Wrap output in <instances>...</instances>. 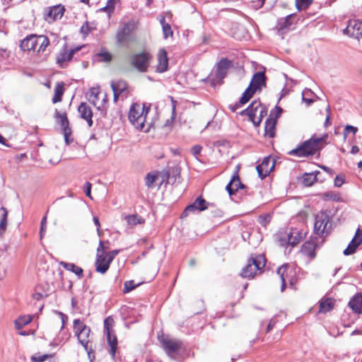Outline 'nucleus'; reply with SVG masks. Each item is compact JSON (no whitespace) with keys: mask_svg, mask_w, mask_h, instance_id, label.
<instances>
[{"mask_svg":"<svg viewBox=\"0 0 362 362\" xmlns=\"http://www.w3.org/2000/svg\"><path fill=\"white\" fill-rule=\"evenodd\" d=\"M349 306L357 314H362V293L354 295L349 302Z\"/></svg>","mask_w":362,"mask_h":362,"instance_id":"nucleus-25","label":"nucleus"},{"mask_svg":"<svg viewBox=\"0 0 362 362\" xmlns=\"http://www.w3.org/2000/svg\"><path fill=\"white\" fill-rule=\"evenodd\" d=\"M288 234L292 246L297 245L302 239V233L296 228H291Z\"/></svg>","mask_w":362,"mask_h":362,"instance_id":"nucleus-35","label":"nucleus"},{"mask_svg":"<svg viewBox=\"0 0 362 362\" xmlns=\"http://www.w3.org/2000/svg\"><path fill=\"white\" fill-rule=\"evenodd\" d=\"M114 319L112 317L109 316L104 320V332L105 334L111 332L110 327L114 324Z\"/></svg>","mask_w":362,"mask_h":362,"instance_id":"nucleus-46","label":"nucleus"},{"mask_svg":"<svg viewBox=\"0 0 362 362\" xmlns=\"http://www.w3.org/2000/svg\"><path fill=\"white\" fill-rule=\"evenodd\" d=\"M361 242L362 230L360 228H358L356 230L354 237L351 240L347 247L344 250V255L347 256L354 254Z\"/></svg>","mask_w":362,"mask_h":362,"instance_id":"nucleus-18","label":"nucleus"},{"mask_svg":"<svg viewBox=\"0 0 362 362\" xmlns=\"http://www.w3.org/2000/svg\"><path fill=\"white\" fill-rule=\"evenodd\" d=\"M135 25L134 22L129 21L120 26L117 30L116 40L117 43L123 44L128 42L130 39L131 34L134 30Z\"/></svg>","mask_w":362,"mask_h":362,"instance_id":"nucleus-10","label":"nucleus"},{"mask_svg":"<svg viewBox=\"0 0 362 362\" xmlns=\"http://www.w3.org/2000/svg\"><path fill=\"white\" fill-rule=\"evenodd\" d=\"M65 12V7L62 4L52 6L49 8V11L46 15V19L52 21L59 20L62 18Z\"/></svg>","mask_w":362,"mask_h":362,"instance_id":"nucleus-23","label":"nucleus"},{"mask_svg":"<svg viewBox=\"0 0 362 362\" xmlns=\"http://www.w3.org/2000/svg\"><path fill=\"white\" fill-rule=\"evenodd\" d=\"M271 219L272 217L269 214H263L258 217L257 221L261 226L266 227L270 223Z\"/></svg>","mask_w":362,"mask_h":362,"instance_id":"nucleus-45","label":"nucleus"},{"mask_svg":"<svg viewBox=\"0 0 362 362\" xmlns=\"http://www.w3.org/2000/svg\"><path fill=\"white\" fill-rule=\"evenodd\" d=\"M242 105L243 104L240 103V101H239V102L235 103L234 105H229V109L232 112H235L238 109H239L240 107V106Z\"/></svg>","mask_w":362,"mask_h":362,"instance_id":"nucleus-63","label":"nucleus"},{"mask_svg":"<svg viewBox=\"0 0 362 362\" xmlns=\"http://www.w3.org/2000/svg\"><path fill=\"white\" fill-rule=\"evenodd\" d=\"M54 118L57 121V122L61 125L62 128V131L65 130L66 132L69 131V122L66 112H60L58 110H55L54 112Z\"/></svg>","mask_w":362,"mask_h":362,"instance_id":"nucleus-27","label":"nucleus"},{"mask_svg":"<svg viewBox=\"0 0 362 362\" xmlns=\"http://www.w3.org/2000/svg\"><path fill=\"white\" fill-rule=\"evenodd\" d=\"M160 23L162 25V30L163 34V37L167 39L168 37H173V32L172 30L171 26L169 23L165 22V18L164 16H162L160 19Z\"/></svg>","mask_w":362,"mask_h":362,"instance_id":"nucleus-37","label":"nucleus"},{"mask_svg":"<svg viewBox=\"0 0 362 362\" xmlns=\"http://www.w3.org/2000/svg\"><path fill=\"white\" fill-rule=\"evenodd\" d=\"M358 129L356 127L351 125H346L343 132L344 139L346 138V136L349 133H352L354 135H355Z\"/></svg>","mask_w":362,"mask_h":362,"instance_id":"nucleus-52","label":"nucleus"},{"mask_svg":"<svg viewBox=\"0 0 362 362\" xmlns=\"http://www.w3.org/2000/svg\"><path fill=\"white\" fill-rule=\"evenodd\" d=\"M111 262L104 254H97L95 259V270L100 274H105L109 269Z\"/></svg>","mask_w":362,"mask_h":362,"instance_id":"nucleus-22","label":"nucleus"},{"mask_svg":"<svg viewBox=\"0 0 362 362\" xmlns=\"http://www.w3.org/2000/svg\"><path fill=\"white\" fill-rule=\"evenodd\" d=\"M158 174L159 173L158 171H154L146 174L145 177V184L148 188H153V184L156 182V180L158 178Z\"/></svg>","mask_w":362,"mask_h":362,"instance_id":"nucleus-38","label":"nucleus"},{"mask_svg":"<svg viewBox=\"0 0 362 362\" xmlns=\"http://www.w3.org/2000/svg\"><path fill=\"white\" fill-rule=\"evenodd\" d=\"M63 134L64 136V140H65L66 144L67 145H69L71 143V141L69 140V136L71 134V129L69 128V132H68V131L66 132L65 130H63Z\"/></svg>","mask_w":362,"mask_h":362,"instance_id":"nucleus-61","label":"nucleus"},{"mask_svg":"<svg viewBox=\"0 0 362 362\" xmlns=\"http://www.w3.org/2000/svg\"><path fill=\"white\" fill-rule=\"evenodd\" d=\"M99 92L95 88H91L90 90L89 101L93 103V105H96L95 100L98 99Z\"/></svg>","mask_w":362,"mask_h":362,"instance_id":"nucleus-51","label":"nucleus"},{"mask_svg":"<svg viewBox=\"0 0 362 362\" xmlns=\"http://www.w3.org/2000/svg\"><path fill=\"white\" fill-rule=\"evenodd\" d=\"M343 33L359 40L362 37V21L358 19L349 20L346 27L343 30Z\"/></svg>","mask_w":362,"mask_h":362,"instance_id":"nucleus-9","label":"nucleus"},{"mask_svg":"<svg viewBox=\"0 0 362 362\" xmlns=\"http://www.w3.org/2000/svg\"><path fill=\"white\" fill-rule=\"evenodd\" d=\"M49 45V40L45 35L31 34L25 37L20 47L23 51L44 52Z\"/></svg>","mask_w":362,"mask_h":362,"instance_id":"nucleus-3","label":"nucleus"},{"mask_svg":"<svg viewBox=\"0 0 362 362\" xmlns=\"http://www.w3.org/2000/svg\"><path fill=\"white\" fill-rule=\"evenodd\" d=\"M52 356V354L35 355L31 356V361L32 362H44Z\"/></svg>","mask_w":362,"mask_h":362,"instance_id":"nucleus-47","label":"nucleus"},{"mask_svg":"<svg viewBox=\"0 0 362 362\" xmlns=\"http://www.w3.org/2000/svg\"><path fill=\"white\" fill-rule=\"evenodd\" d=\"M276 124V122L275 118L268 117L265 122L264 135H267L269 138L274 137Z\"/></svg>","mask_w":362,"mask_h":362,"instance_id":"nucleus-28","label":"nucleus"},{"mask_svg":"<svg viewBox=\"0 0 362 362\" xmlns=\"http://www.w3.org/2000/svg\"><path fill=\"white\" fill-rule=\"evenodd\" d=\"M250 84L258 91H261L263 88H265L267 86V77L264 71L256 72L253 75Z\"/></svg>","mask_w":362,"mask_h":362,"instance_id":"nucleus-20","label":"nucleus"},{"mask_svg":"<svg viewBox=\"0 0 362 362\" xmlns=\"http://www.w3.org/2000/svg\"><path fill=\"white\" fill-rule=\"evenodd\" d=\"M141 107L139 104L134 103L129 112V122L136 128L142 130L144 127L146 115L141 113Z\"/></svg>","mask_w":362,"mask_h":362,"instance_id":"nucleus-8","label":"nucleus"},{"mask_svg":"<svg viewBox=\"0 0 362 362\" xmlns=\"http://www.w3.org/2000/svg\"><path fill=\"white\" fill-rule=\"evenodd\" d=\"M202 150V146L201 145H194L192 147L191 151L192 155L197 158V156L200 155L201 151Z\"/></svg>","mask_w":362,"mask_h":362,"instance_id":"nucleus-55","label":"nucleus"},{"mask_svg":"<svg viewBox=\"0 0 362 362\" xmlns=\"http://www.w3.org/2000/svg\"><path fill=\"white\" fill-rule=\"evenodd\" d=\"M332 230L330 211H320L315 216L313 233L320 238L328 236Z\"/></svg>","mask_w":362,"mask_h":362,"instance_id":"nucleus-2","label":"nucleus"},{"mask_svg":"<svg viewBox=\"0 0 362 362\" xmlns=\"http://www.w3.org/2000/svg\"><path fill=\"white\" fill-rule=\"evenodd\" d=\"M313 0H296V6L298 11L308 8L312 4Z\"/></svg>","mask_w":362,"mask_h":362,"instance_id":"nucleus-42","label":"nucleus"},{"mask_svg":"<svg viewBox=\"0 0 362 362\" xmlns=\"http://www.w3.org/2000/svg\"><path fill=\"white\" fill-rule=\"evenodd\" d=\"M322 199L325 200H333L337 202L341 199V195L338 192L329 191L322 194Z\"/></svg>","mask_w":362,"mask_h":362,"instance_id":"nucleus-41","label":"nucleus"},{"mask_svg":"<svg viewBox=\"0 0 362 362\" xmlns=\"http://www.w3.org/2000/svg\"><path fill=\"white\" fill-rule=\"evenodd\" d=\"M91 187L92 185L89 182H86L83 185V191L86 194V195L89 197L90 199H92L91 197Z\"/></svg>","mask_w":362,"mask_h":362,"instance_id":"nucleus-54","label":"nucleus"},{"mask_svg":"<svg viewBox=\"0 0 362 362\" xmlns=\"http://www.w3.org/2000/svg\"><path fill=\"white\" fill-rule=\"evenodd\" d=\"M278 243L282 247L291 245L290 238L288 233L282 234L278 238Z\"/></svg>","mask_w":362,"mask_h":362,"instance_id":"nucleus-44","label":"nucleus"},{"mask_svg":"<svg viewBox=\"0 0 362 362\" xmlns=\"http://www.w3.org/2000/svg\"><path fill=\"white\" fill-rule=\"evenodd\" d=\"M344 182V178L337 175L334 179V186L339 187Z\"/></svg>","mask_w":362,"mask_h":362,"instance_id":"nucleus-60","label":"nucleus"},{"mask_svg":"<svg viewBox=\"0 0 362 362\" xmlns=\"http://www.w3.org/2000/svg\"><path fill=\"white\" fill-rule=\"evenodd\" d=\"M252 96H250L247 92L244 91V93L242 95V97L240 99V103L245 104L250 100Z\"/></svg>","mask_w":362,"mask_h":362,"instance_id":"nucleus-59","label":"nucleus"},{"mask_svg":"<svg viewBox=\"0 0 362 362\" xmlns=\"http://www.w3.org/2000/svg\"><path fill=\"white\" fill-rule=\"evenodd\" d=\"M267 114V107L263 105L260 101L254 100L245 110L240 112V115H247L255 127H257L262 122L264 117Z\"/></svg>","mask_w":362,"mask_h":362,"instance_id":"nucleus-5","label":"nucleus"},{"mask_svg":"<svg viewBox=\"0 0 362 362\" xmlns=\"http://www.w3.org/2000/svg\"><path fill=\"white\" fill-rule=\"evenodd\" d=\"M151 55L148 52H142L134 54L131 57V65L139 72H146L150 64Z\"/></svg>","mask_w":362,"mask_h":362,"instance_id":"nucleus-7","label":"nucleus"},{"mask_svg":"<svg viewBox=\"0 0 362 362\" xmlns=\"http://www.w3.org/2000/svg\"><path fill=\"white\" fill-rule=\"evenodd\" d=\"M247 187L240 182V177L238 175V170H237L234 175L232 176L229 183L226 185V189L228 194L231 197L235 194L238 189H245Z\"/></svg>","mask_w":362,"mask_h":362,"instance_id":"nucleus-16","label":"nucleus"},{"mask_svg":"<svg viewBox=\"0 0 362 362\" xmlns=\"http://www.w3.org/2000/svg\"><path fill=\"white\" fill-rule=\"evenodd\" d=\"M295 18V14H290L285 18H279L276 25L278 33L284 34L285 32L290 30L291 27L294 24Z\"/></svg>","mask_w":362,"mask_h":362,"instance_id":"nucleus-17","label":"nucleus"},{"mask_svg":"<svg viewBox=\"0 0 362 362\" xmlns=\"http://www.w3.org/2000/svg\"><path fill=\"white\" fill-rule=\"evenodd\" d=\"M317 180V175L314 174H305L303 182L305 186H311Z\"/></svg>","mask_w":362,"mask_h":362,"instance_id":"nucleus-43","label":"nucleus"},{"mask_svg":"<svg viewBox=\"0 0 362 362\" xmlns=\"http://www.w3.org/2000/svg\"><path fill=\"white\" fill-rule=\"evenodd\" d=\"M124 218L127 221L128 225L131 226H134L137 224L144 223L145 221L142 217L136 214L126 216Z\"/></svg>","mask_w":362,"mask_h":362,"instance_id":"nucleus-39","label":"nucleus"},{"mask_svg":"<svg viewBox=\"0 0 362 362\" xmlns=\"http://www.w3.org/2000/svg\"><path fill=\"white\" fill-rule=\"evenodd\" d=\"M275 162L270 156L265 157L262 162L256 167L259 177L261 179L265 178L274 169Z\"/></svg>","mask_w":362,"mask_h":362,"instance_id":"nucleus-14","label":"nucleus"},{"mask_svg":"<svg viewBox=\"0 0 362 362\" xmlns=\"http://www.w3.org/2000/svg\"><path fill=\"white\" fill-rule=\"evenodd\" d=\"M78 112L80 114V117L87 122L89 127L93 125V112L90 107L86 103H81L78 107Z\"/></svg>","mask_w":362,"mask_h":362,"instance_id":"nucleus-21","label":"nucleus"},{"mask_svg":"<svg viewBox=\"0 0 362 362\" xmlns=\"http://www.w3.org/2000/svg\"><path fill=\"white\" fill-rule=\"evenodd\" d=\"M277 274L279 276L281 285V291H284L286 286V281H288L291 286L294 284V279L293 277V272L288 269V264H283L278 268L276 271Z\"/></svg>","mask_w":362,"mask_h":362,"instance_id":"nucleus-12","label":"nucleus"},{"mask_svg":"<svg viewBox=\"0 0 362 362\" xmlns=\"http://www.w3.org/2000/svg\"><path fill=\"white\" fill-rule=\"evenodd\" d=\"M47 225V217L44 216L40 223V238H42L45 230H46V226Z\"/></svg>","mask_w":362,"mask_h":362,"instance_id":"nucleus-56","label":"nucleus"},{"mask_svg":"<svg viewBox=\"0 0 362 362\" xmlns=\"http://www.w3.org/2000/svg\"><path fill=\"white\" fill-rule=\"evenodd\" d=\"M106 336L107 343L110 347V354L111 358L114 360L115 358L116 351L117 349V339L115 334L112 335L111 332L106 334Z\"/></svg>","mask_w":362,"mask_h":362,"instance_id":"nucleus-30","label":"nucleus"},{"mask_svg":"<svg viewBox=\"0 0 362 362\" xmlns=\"http://www.w3.org/2000/svg\"><path fill=\"white\" fill-rule=\"evenodd\" d=\"M232 61L227 58H221L216 65V78L222 81L227 76L228 69L232 66Z\"/></svg>","mask_w":362,"mask_h":362,"instance_id":"nucleus-15","label":"nucleus"},{"mask_svg":"<svg viewBox=\"0 0 362 362\" xmlns=\"http://www.w3.org/2000/svg\"><path fill=\"white\" fill-rule=\"evenodd\" d=\"M110 86L113 92H117L121 94L128 88V85L124 80H119L117 81H111Z\"/></svg>","mask_w":362,"mask_h":362,"instance_id":"nucleus-34","label":"nucleus"},{"mask_svg":"<svg viewBox=\"0 0 362 362\" xmlns=\"http://www.w3.org/2000/svg\"><path fill=\"white\" fill-rule=\"evenodd\" d=\"M0 211L1 212V218L0 220V236H1L4 233L7 227L8 211L5 207L1 206L0 208Z\"/></svg>","mask_w":362,"mask_h":362,"instance_id":"nucleus-36","label":"nucleus"},{"mask_svg":"<svg viewBox=\"0 0 362 362\" xmlns=\"http://www.w3.org/2000/svg\"><path fill=\"white\" fill-rule=\"evenodd\" d=\"M137 286H138V284H135L134 281L133 280L127 281L124 282V284L123 292L124 293H129L131 291H132L133 289H134Z\"/></svg>","mask_w":362,"mask_h":362,"instance_id":"nucleus-49","label":"nucleus"},{"mask_svg":"<svg viewBox=\"0 0 362 362\" xmlns=\"http://www.w3.org/2000/svg\"><path fill=\"white\" fill-rule=\"evenodd\" d=\"M60 265L62 266L66 270L74 273L78 279H81L83 276V270L81 267L76 266L74 263H69L65 262H61Z\"/></svg>","mask_w":362,"mask_h":362,"instance_id":"nucleus-29","label":"nucleus"},{"mask_svg":"<svg viewBox=\"0 0 362 362\" xmlns=\"http://www.w3.org/2000/svg\"><path fill=\"white\" fill-rule=\"evenodd\" d=\"M327 137V134L322 137H317L313 134L309 139L304 141L296 148L288 151V154L298 158H308L316 153H320V151L325 147Z\"/></svg>","mask_w":362,"mask_h":362,"instance_id":"nucleus-1","label":"nucleus"},{"mask_svg":"<svg viewBox=\"0 0 362 362\" xmlns=\"http://www.w3.org/2000/svg\"><path fill=\"white\" fill-rule=\"evenodd\" d=\"M158 65L156 70L159 73L165 72L168 69V59L165 49H160L158 54Z\"/></svg>","mask_w":362,"mask_h":362,"instance_id":"nucleus-26","label":"nucleus"},{"mask_svg":"<svg viewBox=\"0 0 362 362\" xmlns=\"http://www.w3.org/2000/svg\"><path fill=\"white\" fill-rule=\"evenodd\" d=\"M310 93V95H315V93L311 91L310 89L306 88L302 93V100L305 102L308 105H310L313 102V99H308V98H305V94Z\"/></svg>","mask_w":362,"mask_h":362,"instance_id":"nucleus-53","label":"nucleus"},{"mask_svg":"<svg viewBox=\"0 0 362 362\" xmlns=\"http://www.w3.org/2000/svg\"><path fill=\"white\" fill-rule=\"evenodd\" d=\"M245 91L247 92L252 97L255 93L258 90L250 84Z\"/></svg>","mask_w":362,"mask_h":362,"instance_id":"nucleus-62","label":"nucleus"},{"mask_svg":"<svg viewBox=\"0 0 362 362\" xmlns=\"http://www.w3.org/2000/svg\"><path fill=\"white\" fill-rule=\"evenodd\" d=\"M212 206H214L212 203H209L202 197H199L194 201L192 204H189L185 208L182 212V216H187L189 213L194 212L195 211H202Z\"/></svg>","mask_w":362,"mask_h":362,"instance_id":"nucleus-11","label":"nucleus"},{"mask_svg":"<svg viewBox=\"0 0 362 362\" xmlns=\"http://www.w3.org/2000/svg\"><path fill=\"white\" fill-rule=\"evenodd\" d=\"M33 320V316L30 315H22L18 317L14 322L16 329L20 330L24 326L30 323Z\"/></svg>","mask_w":362,"mask_h":362,"instance_id":"nucleus-33","label":"nucleus"},{"mask_svg":"<svg viewBox=\"0 0 362 362\" xmlns=\"http://www.w3.org/2000/svg\"><path fill=\"white\" fill-rule=\"evenodd\" d=\"M162 344L168 356L177 353L182 346V342L176 339H163Z\"/></svg>","mask_w":362,"mask_h":362,"instance_id":"nucleus-19","label":"nucleus"},{"mask_svg":"<svg viewBox=\"0 0 362 362\" xmlns=\"http://www.w3.org/2000/svg\"><path fill=\"white\" fill-rule=\"evenodd\" d=\"M282 108L278 105H276L274 109H272L270 112L269 117L275 118L276 120L279 118L282 113Z\"/></svg>","mask_w":362,"mask_h":362,"instance_id":"nucleus-50","label":"nucleus"},{"mask_svg":"<svg viewBox=\"0 0 362 362\" xmlns=\"http://www.w3.org/2000/svg\"><path fill=\"white\" fill-rule=\"evenodd\" d=\"M320 313H326L331 311L334 306L333 300L330 298L322 299L320 302Z\"/></svg>","mask_w":362,"mask_h":362,"instance_id":"nucleus-32","label":"nucleus"},{"mask_svg":"<svg viewBox=\"0 0 362 362\" xmlns=\"http://www.w3.org/2000/svg\"><path fill=\"white\" fill-rule=\"evenodd\" d=\"M73 328L75 336L78 342L83 346L89 358L94 353L93 349L88 347L90 328L85 325L80 319H75L73 322Z\"/></svg>","mask_w":362,"mask_h":362,"instance_id":"nucleus-4","label":"nucleus"},{"mask_svg":"<svg viewBox=\"0 0 362 362\" xmlns=\"http://www.w3.org/2000/svg\"><path fill=\"white\" fill-rule=\"evenodd\" d=\"M95 28L90 26V23L88 21H86L83 25L81 26L80 31L82 34L85 35H88L90 33L92 32Z\"/></svg>","mask_w":362,"mask_h":362,"instance_id":"nucleus-48","label":"nucleus"},{"mask_svg":"<svg viewBox=\"0 0 362 362\" xmlns=\"http://www.w3.org/2000/svg\"><path fill=\"white\" fill-rule=\"evenodd\" d=\"M105 242L103 240H100L99 245L97 250V254H104L106 255L107 248H105Z\"/></svg>","mask_w":362,"mask_h":362,"instance_id":"nucleus-57","label":"nucleus"},{"mask_svg":"<svg viewBox=\"0 0 362 362\" xmlns=\"http://www.w3.org/2000/svg\"><path fill=\"white\" fill-rule=\"evenodd\" d=\"M64 93V83L58 82L54 87V95L52 98V103H57L62 100V96Z\"/></svg>","mask_w":362,"mask_h":362,"instance_id":"nucleus-31","label":"nucleus"},{"mask_svg":"<svg viewBox=\"0 0 362 362\" xmlns=\"http://www.w3.org/2000/svg\"><path fill=\"white\" fill-rule=\"evenodd\" d=\"M265 266V259L262 255H258L256 257H251L245 267L242 269L240 275L243 278L252 279L257 272L261 271Z\"/></svg>","mask_w":362,"mask_h":362,"instance_id":"nucleus-6","label":"nucleus"},{"mask_svg":"<svg viewBox=\"0 0 362 362\" xmlns=\"http://www.w3.org/2000/svg\"><path fill=\"white\" fill-rule=\"evenodd\" d=\"M81 48V47H77L76 48L68 50L67 47L65 45L57 57V64L59 67L65 68V63L66 62L71 61L74 54L79 51Z\"/></svg>","mask_w":362,"mask_h":362,"instance_id":"nucleus-13","label":"nucleus"},{"mask_svg":"<svg viewBox=\"0 0 362 362\" xmlns=\"http://www.w3.org/2000/svg\"><path fill=\"white\" fill-rule=\"evenodd\" d=\"M119 250H114L109 252H107L106 255L107 257V259H109V262H112L114 258L119 254Z\"/></svg>","mask_w":362,"mask_h":362,"instance_id":"nucleus-58","label":"nucleus"},{"mask_svg":"<svg viewBox=\"0 0 362 362\" xmlns=\"http://www.w3.org/2000/svg\"><path fill=\"white\" fill-rule=\"evenodd\" d=\"M317 244L313 240L305 241L301 247V252L303 255L308 257L310 259H313L316 256Z\"/></svg>","mask_w":362,"mask_h":362,"instance_id":"nucleus-24","label":"nucleus"},{"mask_svg":"<svg viewBox=\"0 0 362 362\" xmlns=\"http://www.w3.org/2000/svg\"><path fill=\"white\" fill-rule=\"evenodd\" d=\"M95 57H98V60L103 62H110L112 59V54L105 48H103L100 52L96 54Z\"/></svg>","mask_w":362,"mask_h":362,"instance_id":"nucleus-40","label":"nucleus"},{"mask_svg":"<svg viewBox=\"0 0 362 362\" xmlns=\"http://www.w3.org/2000/svg\"><path fill=\"white\" fill-rule=\"evenodd\" d=\"M321 169H322L324 171H325L326 173H327L328 174H329L330 175H332L334 174V170L331 168H329V167L327 166H325V165H320L319 166Z\"/></svg>","mask_w":362,"mask_h":362,"instance_id":"nucleus-64","label":"nucleus"}]
</instances>
